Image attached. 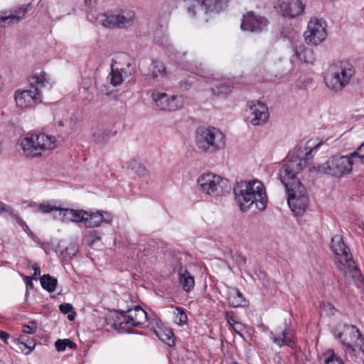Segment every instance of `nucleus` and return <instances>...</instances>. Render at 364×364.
<instances>
[{"instance_id": "e433bc0d", "label": "nucleus", "mask_w": 364, "mask_h": 364, "mask_svg": "<svg viewBox=\"0 0 364 364\" xmlns=\"http://www.w3.org/2000/svg\"><path fill=\"white\" fill-rule=\"evenodd\" d=\"M77 252V245L75 242H72L70 243L63 252H61V254L63 255L65 259H71L73 257L76 256Z\"/></svg>"}, {"instance_id": "603ef678", "label": "nucleus", "mask_w": 364, "mask_h": 364, "mask_svg": "<svg viewBox=\"0 0 364 364\" xmlns=\"http://www.w3.org/2000/svg\"><path fill=\"white\" fill-rule=\"evenodd\" d=\"M9 338V333L4 331H0V338L2 339L4 341H6L7 339Z\"/></svg>"}, {"instance_id": "de8ad7c7", "label": "nucleus", "mask_w": 364, "mask_h": 364, "mask_svg": "<svg viewBox=\"0 0 364 364\" xmlns=\"http://www.w3.org/2000/svg\"><path fill=\"white\" fill-rule=\"evenodd\" d=\"M225 319L228 324L230 325L231 326H240V327H242L241 323L236 322L235 319L232 318V316H230L228 312H226L225 314Z\"/></svg>"}, {"instance_id": "0eeeda50", "label": "nucleus", "mask_w": 364, "mask_h": 364, "mask_svg": "<svg viewBox=\"0 0 364 364\" xmlns=\"http://www.w3.org/2000/svg\"><path fill=\"white\" fill-rule=\"evenodd\" d=\"M55 137L44 133L27 134L19 140V145L27 156H38L46 149H52L55 146Z\"/></svg>"}, {"instance_id": "3c124183", "label": "nucleus", "mask_w": 364, "mask_h": 364, "mask_svg": "<svg viewBox=\"0 0 364 364\" xmlns=\"http://www.w3.org/2000/svg\"><path fill=\"white\" fill-rule=\"evenodd\" d=\"M33 279V278L31 276H26L24 277V281H25L26 285L28 287H29L31 289L33 288V283L32 282Z\"/></svg>"}, {"instance_id": "dca6fc26", "label": "nucleus", "mask_w": 364, "mask_h": 364, "mask_svg": "<svg viewBox=\"0 0 364 364\" xmlns=\"http://www.w3.org/2000/svg\"><path fill=\"white\" fill-rule=\"evenodd\" d=\"M331 247L336 255V262L339 264L338 268L342 270L352 259L349 247L346 245L341 235H336L331 238Z\"/></svg>"}, {"instance_id": "f8f14e48", "label": "nucleus", "mask_w": 364, "mask_h": 364, "mask_svg": "<svg viewBox=\"0 0 364 364\" xmlns=\"http://www.w3.org/2000/svg\"><path fill=\"white\" fill-rule=\"evenodd\" d=\"M147 319V313L139 306H136L134 309L121 311L120 314L117 316L112 326L114 328L124 326L128 328L141 327L146 323Z\"/></svg>"}, {"instance_id": "f03ea898", "label": "nucleus", "mask_w": 364, "mask_h": 364, "mask_svg": "<svg viewBox=\"0 0 364 364\" xmlns=\"http://www.w3.org/2000/svg\"><path fill=\"white\" fill-rule=\"evenodd\" d=\"M323 141L316 143L314 139H309L304 146L297 148L296 154L282 166L279 175L284 178L287 177H296V173L305 168L313 160L314 154L322 145Z\"/></svg>"}, {"instance_id": "6ab92c4d", "label": "nucleus", "mask_w": 364, "mask_h": 364, "mask_svg": "<svg viewBox=\"0 0 364 364\" xmlns=\"http://www.w3.org/2000/svg\"><path fill=\"white\" fill-rule=\"evenodd\" d=\"M112 221V215L106 211H97L90 213L87 211L85 220V226L89 228H95L100 225L110 224Z\"/></svg>"}, {"instance_id": "79ce46f5", "label": "nucleus", "mask_w": 364, "mask_h": 364, "mask_svg": "<svg viewBox=\"0 0 364 364\" xmlns=\"http://www.w3.org/2000/svg\"><path fill=\"white\" fill-rule=\"evenodd\" d=\"M193 79V77H190L187 80H181L180 82V87L183 90H189L194 82Z\"/></svg>"}, {"instance_id": "c9c22d12", "label": "nucleus", "mask_w": 364, "mask_h": 364, "mask_svg": "<svg viewBox=\"0 0 364 364\" xmlns=\"http://www.w3.org/2000/svg\"><path fill=\"white\" fill-rule=\"evenodd\" d=\"M38 209L41 213L44 214L50 213L52 212H55V213H58L60 207H58L57 205L53 204L52 202L47 200L39 204Z\"/></svg>"}, {"instance_id": "39448f33", "label": "nucleus", "mask_w": 364, "mask_h": 364, "mask_svg": "<svg viewBox=\"0 0 364 364\" xmlns=\"http://www.w3.org/2000/svg\"><path fill=\"white\" fill-rule=\"evenodd\" d=\"M196 142L201 151L213 154L225 146V137L223 133L215 127H199L196 131Z\"/></svg>"}, {"instance_id": "c756f323", "label": "nucleus", "mask_w": 364, "mask_h": 364, "mask_svg": "<svg viewBox=\"0 0 364 364\" xmlns=\"http://www.w3.org/2000/svg\"><path fill=\"white\" fill-rule=\"evenodd\" d=\"M325 364H344L342 358L333 349H328L322 355Z\"/></svg>"}, {"instance_id": "58836bf2", "label": "nucleus", "mask_w": 364, "mask_h": 364, "mask_svg": "<svg viewBox=\"0 0 364 364\" xmlns=\"http://www.w3.org/2000/svg\"><path fill=\"white\" fill-rule=\"evenodd\" d=\"M73 213V222L76 223H82L85 225V220L87 211L84 210H75Z\"/></svg>"}, {"instance_id": "bf43d9fd", "label": "nucleus", "mask_w": 364, "mask_h": 364, "mask_svg": "<svg viewBox=\"0 0 364 364\" xmlns=\"http://www.w3.org/2000/svg\"><path fill=\"white\" fill-rule=\"evenodd\" d=\"M101 92L102 93H105V95H109V93L107 92H105L104 90H102V89L101 90Z\"/></svg>"}, {"instance_id": "8fccbe9b", "label": "nucleus", "mask_w": 364, "mask_h": 364, "mask_svg": "<svg viewBox=\"0 0 364 364\" xmlns=\"http://www.w3.org/2000/svg\"><path fill=\"white\" fill-rule=\"evenodd\" d=\"M211 89L215 94H227L230 92V88L226 86H222L220 88L218 87L217 90L213 87Z\"/></svg>"}, {"instance_id": "473e14b6", "label": "nucleus", "mask_w": 364, "mask_h": 364, "mask_svg": "<svg viewBox=\"0 0 364 364\" xmlns=\"http://www.w3.org/2000/svg\"><path fill=\"white\" fill-rule=\"evenodd\" d=\"M18 345L19 349L26 355L29 354L36 346L33 340H26L24 336L19 338Z\"/></svg>"}, {"instance_id": "cd10ccee", "label": "nucleus", "mask_w": 364, "mask_h": 364, "mask_svg": "<svg viewBox=\"0 0 364 364\" xmlns=\"http://www.w3.org/2000/svg\"><path fill=\"white\" fill-rule=\"evenodd\" d=\"M40 282L43 289L47 290L48 292H53L58 284L57 279L52 277L48 274L41 276Z\"/></svg>"}, {"instance_id": "4468645a", "label": "nucleus", "mask_w": 364, "mask_h": 364, "mask_svg": "<svg viewBox=\"0 0 364 364\" xmlns=\"http://www.w3.org/2000/svg\"><path fill=\"white\" fill-rule=\"evenodd\" d=\"M151 98L156 106L161 110L175 111L183 105L181 96H168L166 93L155 90L152 92Z\"/></svg>"}, {"instance_id": "a211bd4d", "label": "nucleus", "mask_w": 364, "mask_h": 364, "mask_svg": "<svg viewBox=\"0 0 364 364\" xmlns=\"http://www.w3.org/2000/svg\"><path fill=\"white\" fill-rule=\"evenodd\" d=\"M171 267L173 271L177 272L178 280L183 289L187 293L192 291L195 286V278L183 266L182 259L173 257L171 262Z\"/></svg>"}, {"instance_id": "9b49d317", "label": "nucleus", "mask_w": 364, "mask_h": 364, "mask_svg": "<svg viewBox=\"0 0 364 364\" xmlns=\"http://www.w3.org/2000/svg\"><path fill=\"white\" fill-rule=\"evenodd\" d=\"M346 350L364 353V336L360 330L353 325H345L341 332L336 335Z\"/></svg>"}, {"instance_id": "412c9836", "label": "nucleus", "mask_w": 364, "mask_h": 364, "mask_svg": "<svg viewBox=\"0 0 364 364\" xmlns=\"http://www.w3.org/2000/svg\"><path fill=\"white\" fill-rule=\"evenodd\" d=\"M269 338L280 348L284 346L292 347L294 344L293 339L290 336V326L286 323L284 329H277L275 331H270Z\"/></svg>"}, {"instance_id": "a18cd8bd", "label": "nucleus", "mask_w": 364, "mask_h": 364, "mask_svg": "<svg viewBox=\"0 0 364 364\" xmlns=\"http://www.w3.org/2000/svg\"><path fill=\"white\" fill-rule=\"evenodd\" d=\"M60 311L66 314L72 312L73 311V307L70 304H62L59 306Z\"/></svg>"}, {"instance_id": "09e8293b", "label": "nucleus", "mask_w": 364, "mask_h": 364, "mask_svg": "<svg viewBox=\"0 0 364 364\" xmlns=\"http://www.w3.org/2000/svg\"><path fill=\"white\" fill-rule=\"evenodd\" d=\"M31 267L34 270V273L31 277L33 278V279H37L38 277L41 274L40 267L37 263H34Z\"/></svg>"}, {"instance_id": "9d476101", "label": "nucleus", "mask_w": 364, "mask_h": 364, "mask_svg": "<svg viewBox=\"0 0 364 364\" xmlns=\"http://www.w3.org/2000/svg\"><path fill=\"white\" fill-rule=\"evenodd\" d=\"M225 6L224 0H183L182 3V8L191 18L200 15L201 11L206 14L210 12L219 13Z\"/></svg>"}, {"instance_id": "2eb2a0df", "label": "nucleus", "mask_w": 364, "mask_h": 364, "mask_svg": "<svg viewBox=\"0 0 364 364\" xmlns=\"http://www.w3.org/2000/svg\"><path fill=\"white\" fill-rule=\"evenodd\" d=\"M134 14L129 11L124 14H113L107 12L106 14H100L97 20L103 26L109 28H124L129 25L134 18Z\"/></svg>"}, {"instance_id": "a19ab883", "label": "nucleus", "mask_w": 364, "mask_h": 364, "mask_svg": "<svg viewBox=\"0 0 364 364\" xmlns=\"http://www.w3.org/2000/svg\"><path fill=\"white\" fill-rule=\"evenodd\" d=\"M353 160L359 159L361 161L364 159V142L354 151L350 153Z\"/></svg>"}, {"instance_id": "864d4df0", "label": "nucleus", "mask_w": 364, "mask_h": 364, "mask_svg": "<svg viewBox=\"0 0 364 364\" xmlns=\"http://www.w3.org/2000/svg\"><path fill=\"white\" fill-rule=\"evenodd\" d=\"M231 327H232V329L235 333H237L239 336H242V334L240 332V330H241V328H240L239 326H231Z\"/></svg>"}, {"instance_id": "393cba45", "label": "nucleus", "mask_w": 364, "mask_h": 364, "mask_svg": "<svg viewBox=\"0 0 364 364\" xmlns=\"http://www.w3.org/2000/svg\"><path fill=\"white\" fill-rule=\"evenodd\" d=\"M110 139V131L103 127L96 128L92 135V141L97 144H105Z\"/></svg>"}, {"instance_id": "aec40b11", "label": "nucleus", "mask_w": 364, "mask_h": 364, "mask_svg": "<svg viewBox=\"0 0 364 364\" xmlns=\"http://www.w3.org/2000/svg\"><path fill=\"white\" fill-rule=\"evenodd\" d=\"M250 109L251 114L248 119L252 125H262L267 122L269 117V112L268 108L264 104L259 102L257 105L251 107Z\"/></svg>"}, {"instance_id": "bb28decb", "label": "nucleus", "mask_w": 364, "mask_h": 364, "mask_svg": "<svg viewBox=\"0 0 364 364\" xmlns=\"http://www.w3.org/2000/svg\"><path fill=\"white\" fill-rule=\"evenodd\" d=\"M149 73L154 79L163 78L166 75V69L162 62L154 60L149 67Z\"/></svg>"}, {"instance_id": "6e6d98bb", "label": "nucleus", "mask_w": 364, "mask_h": 364, "mask_svg": "<svg viewBox=\"0 0 364 364\" xmlns=\"http://www.w3.org/2000/svg\"><path fill=\"white\" fill-rule=\"evenodd\" d=\"M97 0H85L86 4L91 5L93 3H96Z\"/></svg>"}, {"instance_id": "2f4dec72", "label": "nucleus", "mask_w": 364, "mask_h": 364, "mask_svg": "<svg viewBox=\"0 0 364 364\" xmlns=\"http://www.w3.org/2000/svg\"><path fill=\"white\" fill-rule=\"evenodd\" d=\"M127 168L139 176H144L146 173L145 166L135 159H132L128 162Z\"/></svg>"}, {"instance_id": "ddd939ff", "label": "nucleus", "mask_w": 364, "mask_h": 364, "mask_svg": "<svg viewBox=\"0 0 364 364\" xmlns=\"http://www.w3.org/2000/svg\"><path fill=\"white\" fill-rule=\"evenodd\" d=\"M326 23L322 18H312L308 23L304 37L308 44L319 45L326 38Z\"/></svg>"}, {"instance_id": "4c0bfd02", "label": "nucleus", "mask_w": 364, "mask_h": 364, "mask_svg": "<svg viewBox=\"0 0 364 364\" xmlns=\"http://www.w3.org/2000/svg\"><path fill=\"white\" fill-rule=\"evenodd\" d=\"M177 313L176 314V321L175 322L178 326H183L185 325L188 321V316L186 313V311L184 309L181 307H177L176 309Z\"/></svg>"}, {"instance_id": "f704fd0d", "label": "nucleus", "mask_w": 364, "mask_h": 364, "mask_svg": "<svg viewBox=\"0 0 364 364\" xmlns=\"http://www.w3.org/2000/svg\"><path fill=\"white\" fill-rule=\"evenodd\" d=\"M55 346L58 351H64L66 348L70 349H75L77 348L75 343L67 338L57 340L55 343Z\"/></svg>"}, {"instance_id": "1a4fd4ad", "label": "nucleus", "mask_w": 364, "mask_h": 364, "mask_svg": "<svg viewBox=\"0 0 364 364\" xmlns=\"http://www.w3.org/2000/svg\"><path fill=\"white\" fill-rule=\"evenodd\" d=\"M353 73L351 67L346 68L341 62L333 63L328 68L325 82L331 90L341 91L349 83Z\"/></svg>"}, {"instance_id": "ea45409f", "label": "nucleus", "mask_w": 364, "mask_h": 364, "mask_svg": "<svg viewBox=\"0 0 364 364\" xmlns=\"http://www.w3.org/2000/svg\"><path fill=\"white\" fill-rule=\"evenodd\" d=\"M37 328V323L36 321H29L28 324L23 326V332L28 334H33L36 333Z\"/></svg>"}, {"instance_id": "a878e982", "label": "nucleus", "mask_w": 364, "mask_h": 364, "mask_svg": "<svg viewBox=\"0 0 364 364\" xmlns=\"http://www.w3.org/2000/svg\"><path fill=\"white\" fill-rule=\"evenodd\" d=\"M229 304L234 308L245 306L246 299L244 295L237 289H233L228 294Z\"/></svg>"}, {"instance_id": "4d7b16f0", "label": "nucleus", "mask_w": 364, "mask_h": 364, "mask_svg": "<svg viewBox=\"0 0 364 364\" xmlns=\"http://www.w3.org/2000/svg\"><path fill=\"white\" fill-rule=\"evenodd\" d=\"M100 237H98V236H95V237L93 236L92 242H93L95 240H100Z\"/></svg>"}, {"instance_id": "b1692460", "label": "nucleus", "mask_w": 364, "mask_h": 364, "mask_svg": "<svg viewBox=\"0 0 364 364\" xmlns=\"http://www.w3.org/2000/svg\"><path fill=\"white\" fill-rule=\"evenodd\" d=\"M294 55L299 58V60L305 63H313L315 60V54L313 50L304 44L296 46L294 49Z\"/></svg>"}, {"instance_id": "c03bdc74", "label": "nucleus", "mask_w": 364, "mask_h": 364, "mask_svg": "<svg viewBox=\"0 0 364 364\" xmlns=\"http://www.w3.org/2000/svg\"><path fill=\"white\" fill-rule=\"evenodd\" d=\"M11 215L16 219L17 223L23 228L24 231H26V232H31L26 223L22 220V218H21V217L18 214L14 212V215Z\"/></svg>"}, {"instance_id": "423d86ee", "label": "nucleus", "mask_w": 364, "mask_h": 364, "mask_svg": "<svg viewBox=\"0 0 364 364\" xmlns=\"http://www.w3.org/2000/svg\"><path fill=\"white\" fill-rule=\"evenodd\" d=\"M354 163L350 154L346 156L336 154L328 158L324 164H318L315 169L335 178H341L352 172Z\"/></svg>"}, {"instance_id": "37998d69", "label": "nucleus", "mask_w": 364, "mask_h": 364, "mask_svg": "<svg viewBox=\"0 0 364 364\" xmlns=\"http://www.w3.org/2000/svg\"><path fill=\"white\" fill-rule=\"evenodd\" d=\"M4 213H9L11 215H14V210L10 205H6L0 201V214Z\"/></svg>"}, {"instance_id": "5fc2aeb1", "label": "nucleus", "mask_w": 364, "mask_h": 364, "mask_svg": "<svg viewBox=\"0 0 364 364\" xmlns=\"http://www.w3.org/2000/svg\"><path fill=\"white\" fill-rule=\"evenodd\" d=\"M75 316H76V313L74 311H73L70 314H68V318L69 321H73Z\"/></svg>"}, {"instance_id": "49530a36", "label": "nucleus", "mask_w": 364, "mask_h": 364, "mask_svg": "<svg viewBox=\"0 0 364 364\" xmlns=\"http://www.w3.org/2000/svg\"><path fill=\"white\" fill-rule=\"evenodd\" d=\"M130 67H131V63H128L127 65V68L119 69V71L122 73L124 78H127L132 74V69H131Z\"/></svg>"}, {"instance_id": "f257e3e1", "label": "nucleus", "mask_w": 364, "mask_h": 364, "mask_svg": "<svg viewBox=\"0 0 364 364\" xmlns=\"http://www.w3.org/2000/svg\"><path fill=\"white\" fill-rule=\"evenodd\" d=\"M235 198L243 212L248 210L255 203L259 210L267 208V196L264 184L258 181L237 182L234 187Z\"/></svg>"}, {"instance_id": "7c9ffc66", "label": "nucleus", "mask_w": 364, "mask_h": 364, "mask_svg": "<svg viewBox=\"0 0 364 364\" xmlns=\"http://www.w3.org/2000/svg\"><path fill=\"white\" fill-rule=\"evenodd\" d=\"M75 209L71 208H63L58 209V213L54 214V218L63 223L73 222V213Z\"/></svg>"}, {"instance_id": "f3484780", "label": "nucleus", "mask_w": 364, "mask_h": 364, "mask_svg": "<svg viewBox=\"0 0 364 364\" xmlns=\"http://www.w3.org/2000/svg\"><path fill=\"white\" fill-rule=\"evenodd\" d=\"M269 23L266 17L256 15L253 11H250L243 15L240 27L244 31L261 33L267 29Z\"/></svg>"}, {"instance_id": "c85d7f7f", "label": "nucleus", "mask_w": 364, "mask_h": 364, "mask_svg": "<svg viewBox=\"0 0 364 364\" xmlns=\"http://www.w3.org/2000/svg\"><path fill=\"white\" fill-rule=\"evenodd\" d=\"M156 333L159 338L168 346H173L175 345L174 334L171 329L160 330L159 331H156Z\"/></svg>"}, {"instance_id": "6e6552de", "label": "nucleus", "mask_w": 364, "mask_h": 364, "mask_svg": "<svg viewBox=\"0 0 364 364\" xmlns=\"http://www.w3.org/2000/svg\"><path fill=\"white\" fill-rule=\"evenodd\" d=\"M197 183L201 193L211 196H220L231 189L228 180L213 173L202 174L198 177Z\"/></svg>"}, {"instance_id": "7ed1b4c3", "label": "nucleus", "mask_w": 364, "mask_h": 364, "mask_svg": "<svg viewBox=\"0 0 364 364\" xmlns=\"http://www.w3.org/2000/svg\"><path fill=\"white\" fill-rule=\"evenodd\" d=\"M280 180L284 186L287 195V202L291 211L296 215H302L309 205V196L304 186L296 177L283 178Z\"/></svg>"}, {"instance_id": "13d9d810", "label": "nucleus", "mask_w": 364, "mask_h": 364, "mask_svg": "<svg viewBox=\"0 0 364 364\" xmlns=\"http://www.w3.org/2000/svg\"><path fill=\"white\" fill-rule=\"evenodd\" d=\"M58 124L59 126H63L64 125L62 121H59L58 122Z\"/></svg>"}, {"instance_id": "052dcab7", "label": "nucleus", "mask_w": 364, "mask_h": 364, "mask_svg": "<svg viewBox=\"0 0 364 364\" xmlns=\"http://www.w3.org/2000/svg\"><path fill=\"white\" fill-rule=\"evenodd\" d=\"M0 364H5V363L2 360H0Z\"/></svg>"}, {"instance_id": "5701e85b", "label": "nucleus", "mask_w": 364, "mask_h": 364, "mask_svg": "<svg viewBox=\"0 0 364 364\" xmlns=\"http://www.w3.org/2000/svg\"><path fill=\"white\" fill-rule=\"evenodd\" d=\"M30 7L31 4H23L17 10L14 11V14H11L8 16L0 15V26L6 27L7 26L18 22L23 18Z\"/></svg>"}, {"instance_id": "4be33fe9", "label": "nucleus", "mask_w": 364, "mask_h": 364, "mask_svg": "<svg viewBox=\"0 0 364 364\" xmlns=\"http://www.w3.org/2000/svg\"><path fill=\"white\" fill-rule=\"evenodd\" d=\"M305 6L301 0H289L283 1L279 4V9L282 16L291 18L301 14Z\"/></svg>"}, {"instance_id": "72a5a7b5", "label": "nucleus", "mask_w": 364, "mask_h": 364, "mask_svg": "<svg viewBox=\"0 0 364 364\" xmlns=\"http://www.w3.org/2000/svg\"><path fill=\"white\" fill-rule=\"evenodd\" d=\"M113 64H112V71L107 77L111 85L114 87H117L122 84L124 77L122 73L119 71V69L114 70L113 68Z\"/></svg>"}, {"instance_id": "20e7f679", "label": "nucleus", "mask_w": 364, "mask_h": 364, "mask_svg": "<svg viewBox=\"0 0 364 364\" xmlns=\"http://www.w3.org/2000/svg\"><path fill=\"white\" fill-rule=\"evenodd\" d=\"M46 76L45 72L32 75L28 78L29 89L15 92L14 100L17 107L26 108L42 102L41 89L46 85Z\"/></svg>"}]
</instances>
